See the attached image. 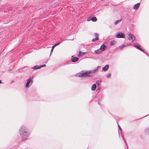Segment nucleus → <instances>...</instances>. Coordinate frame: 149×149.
Here are the masks:
<instances>
[{
  "instance_id": "nucleus-17",
  "label": "nucleus",
  "mask_w": 149,
  "mask_h": 149,
  "mask_svg": "<svg viewBox=\"0 0 149 149\" xmlns=\"http://www.w3.org/2000/svg\"><path fill=\"white\" fill-rule=\"evenodd\" d=\"M95 38L98 39V40L99 39V38H98V34L97 33H95Z\"/></svg>"
},
{
  "instance_id": "nucleus-2",
  "label": "nucleus",
  "mask_w": 149,
  "mask_h": 149,
  "mask_svg": "<svg viewBox=\"0 0 149 149\" xmlns=\"http://www.w3.org/2000/svg\"><path fill=\"white\" fill-rule=\"evenodd\" d=\"M19 131L22 132H24V133L26 134L28 132V130L27 128L24 126H22Z\"/></svg>"
},
{
  "instance_id": "nucleus-18",
  "label": "nucleus",
  "mask_w": 149,
  "mask_h": 149,
  "mask_svg": "<svg viewBox=\"0 0 149 149\" xmlns=\"http://www.w3.org/2000/svg\"><path fill=\"white\" fill-rule=\"evenodd\" d=\"M115 44V42L114 41L111 42L110 43V45L111 46H112L113 45Z\"/></svg>"
},
{
  "instance_id": "nucleus-10",
  "label": "nucleus",
  "mask_w": 149,
  "mask_h": 149,
  "mask_svg": "<svg viewBox=\"0 0 149 149\" xmlns=\"http://www.w3.org/2000/svg\"><path fill=\"white\" fill-rule=\"evenodd\" d=\"M134 46L136 48L140 50L141 51H143V50L140 48V45H139V46H138L136 45H134Z\"/></svg>"
},
{
  "instance_id": "nucleus-6",
  "label": "nucleus",
  "mask_w": 149,
  "mask_h": 149,
  "mask_svg": "<svg viewBox=\"0 0 149 149\" xmlns=\"http://www.w3.org/2000/svg\"><path fill=\"white\" fill-rule=\"evenodd\" d=\"M109 67V65H105V66L102 68V70L103 71H106L108 69Z\"/></svg>"
},
{
  "instance_id": "nucleus-24",
  "label": "nucleus",
  "mask_w": 149,
  "mask_h": 149,
  "mask_svg": "<svg viewBox=\"0 0 149 149\" xmlns=\"http://www.w3.org/2000/svg\"><path fill=\"white\" fill-rule=\"evenodd\" d=\"M45 66H46L45 65H41V66H40V67H38V68H41Z\"/></svg>"
},
{
  "instance_id": "nucleus-25",
  "label": "nucleus",
  "mask_w": 149,
  "mask_h": 149,
  "mask_svg": "<svg viewBox=\"0 0 149 149\" xmlns=\"http://www.w3.org/2000/svg\"><path fill=\"white\" fill-rule=\"evenodd\" d=\"M61 42H59L58 43L56 44L55 45H54V46L55 47L56 46L58 45Z\"/></svg>"
},
{
  "instance_id": "nucleus-26",
  "label": "nucleus",
  "mask_w": 149,
  "mask_h": 149,
  "mask_svg": "<svg viewBox=\"0 0 149 149\" xmlns=\"http://www.w3.org/2000/svg\"><path fill=\"white\" fill-rule=\"evenodd\" d=\"M91 17H89L88 18V19H87V21H89L91 20Z\"/></svg>"
},
{
  "instance_id": "nucleus-21",
  "label": "nucleus",
  "mask_w": 149,
  "mask_h": 149,
  "mask_svg": "<svg viewBox=\"0 0 149 149\" xmlns=\"http://www.w3.org/2000/svg\"><path fill=\"white\" fill-rule=\"evenodd\" d=\"M98 40V39H96V38H94L92 40V41L93 42H94V41H97V40Z\"/></svg>"
},
{
  "instance_id": "nucleus-8",
  "label": "nucleus",
  "mask_w": 149,
  "mask_h": 149,
  "mask_svg": "<svg viewBox=\"0 0 149 149\" xmlns=\"http://www.w3.org/2000/svg\"><path fill=\"white\" fill-rule=\"evenodd\" d=\"M79 59L78 57H74L72 59V62H76Z\"/></svg>"
},
{
  "instance_id": "nucleus-13",
  "label": "nucleus",
  "mask_w": 149,
  "mask_h": 149,
  "mask_svg": "<svg viewBox=\"0 0 149 149\" xmlns=\"http://www.w3.org/2000/svg\"><path fill=\"white\" fill-rule=\"evenodd\" d=\"M85 53V52H81V51L79 52V53L78 55V56L80 57V56H82L83 55H84Z\"/></svg>"
},
{
  "instance_id": "nucleus-4",
  "label": "nucleus",
  "mask_w": 149,
  "mask_h": 149,
  "mask_svg": "<svg viewBox=\"0 0 149 149\" xmlns=\"http://www.w3.org/2000/svg\"><path fill=\"white\" fill-rule=\"evenodd\" d=\"M31 82V83H32V81H31V79L30 78L27 81L26 83V88L28 87L29 86V85L30 82Z\"/></svg>"
},
{
  "instance_id": "nucleus-20",
  "label": "nucleus",
  "mask_w": 149,
  "mask_h": 149,
  "mask_svg": "<svg viewBox=\"0 0 149 149\" xmlns=\"http://www.w3.org/2000/svg\"><path fill=\"white\" fill-rule=\"evenodd\" d=\"M111 74L109 73L107 75V77L108 78H109L111 77Z\"/></svg>"
},
{
  "instance_id": "nucleus-14",
  "label": "nucleus",
  "mask_w": 149,
  "mask_h": 149,
  "mask_svg": "<svg viewBox=\"0 0 149 149\" xmlns=\"http://www.w3.org/2000/svg\"><path fill=\"white\" fill-rule=\"evenodd\" d=\"M122 20V19H121L119 20H118L114 22V24L115 25L117 24L119 22H120Z\"/></svg>"
},
{
  "instance_id": "nucleus-12",
  "label": "nucleus",
  "mask_w": 149,
  "mask_h": 149,
  "mask_svg": "<svg viewBox=\"0 0 149 149\" xmlns=\"http://www.w3.org/2000/svg\"><path fill=\"white\" fill-rule=\"evenodd\" d=\"M127 46V45L124 44L120 46V50H122L123 48L125 47H126Z\"/></svg>"
},
{
  "instance_id": "nucleus-28",
  "label": "nucleus",
  "mask_w": 149,
  "mask_h": 149,
  "mask_svg": "<svg viewBox=\"0 0 149 149\" xmlns=\"http://www.w3.org/2000/svg\"><path fill=\"white\" fill-rule=\"evenodd\" d=\"M1 83H2L1 82V81L0 80V84H1Z\"/></svg>"
},
{
  "instance_id": "nucleus-5",
  "label": "nucleus",
  "mask_w": 149,
  "mask_h": 149,
  "mask_svg": "<svg viewBox=\"0 0 149 149\" xmlns=\"http://www.w3.org/2000/svg\"><path fill=\"white\" fill-rule=\"evenodd\" d=\"M140 5V3H138L135 4L134 6V9L135 10H137L139 8Z\"/></svg>"
},
{
  "instance_id": "nucleus-19",
  "label": "nucleus",
  "mask_w": 149,
  "mask_h": 149,
  "mask_svg": "<svg viewBox=\"0 0 149 149\" xmlns=\"http://www.w3.org/2000/svg\"><path fill=\"white\" fill-rule=\"evenodd\" d=\"M37 67H38L37 66H35L34 67H33L32 68L34 69L35 70H36V69H39L38 68V67L37 68Z\"/></svg>"
},
{
  "instance_id": "nucleus-7",
  "label": "nucleus",
  "mask_w": 149,
  "mask_h": 149,
  "mask_svg": "<svg viewBox=\"0 0 149 149\" xmlns=\"http://www.w3.org/2000/svg\"><path fill=\"white\" fill-rule=\"evenodd\" d=\"M106 48V46L104 45H102L100 47V50L102 52Z\"/></svg>"
},
{
  "instance_id": "nucleus-23",
  "label": "nucleus",
  "mask_w": 149,
  "mask_h": 149,
  "mask_svg": "<svg viewBox=\"0 0 149 149\" xmlns=\"http://www.w3.org/2000/svg\"><path fill=\"white\" fill-rule=\"evenodd\" d=\"M55 47L53 46L52 47V49H51V53H52L53 51V49H54V48Z\"/></svg>"
},
{
  "instance_id": "nucleus-16",
  "label": "nucleus",
  "mask_w": 149,
  "mask_h": 149,
  "mask_svg": "<svg viewBox=\"0 0 149 149\" xmlns=\"http://www.w3.org/2000/svg\"><path fill=\"white\" fill-rule=\"evenodd\" d=\"M88 74V73L87 72H85L82 74L81 75L82 76H87Z\"/></svg>"
},
{
  "instance_id": "nucleus-9",
  "label": "nucleus",
  "mask_w": 149,
  "mask_h": 149,
  "mask_svg": "<svg viewBox=\"0 0 149 149\" xmlns=\"http://www.w3.org/2000/svg\"><path fill=\"white\" fill-rule=\"evenodd\" d=\"M96 88V86L95 84H93L91 87V90L92 91L95 90Z\"/></svg>"
},
{
  "instance_id": "nucleus-3",
  "label": "nucleus",
  "mask_w": 149,
  "mask_h": 149,
  "mask_svg": "<svg viewBox=\"0 0 149 149\" xmlns=\"http://www.w3.org/2000/svg\"><path fill=\"white\" fill-rule=\"evenodd\" d=\"M125 35L122 33H119L116 36V38H124Z\"/></svg>"
},
{
  "instance_id": "nucleus-11",
  "label": "nucleus",
  "mask_w": 149,
  "mask_h": 149,
  "mask_svg": "<svg viewBox=\"0 0 149 149\" xmlns=\"http://www.w3.org/2000/svg\"><path fill=\"white\" fill-rule=\"evenodd\" d=\"M91 20L93 21V22H96L97 20V18L96 17H92V18H91Z\"/></svg>"
},
{
  "instance_id": "nucleus-15",
  "label": "nucleus",
  "mask_w": 149,
  "mask_h": 149,
  "mask_svg": "<svg viewBox=\"0 0 149 149\" xmlns=\"http://www.w3.org/2000/svg\"><path fill=\"white\" fill-rule=\"evenodd\" d=\"M102 52L100 50H98L95 51V53L97 54H100Z\"/></svg>"
},
{
  "instance_id": "nucleus-27",
  "label": "nucleus",
  "mask_w": 149,
  "mask_h": 149,
  "mask_svg": "<svg viewBox=\"0 0 149 149\" xmlns=\"http://www.w3.org/2000/svg\"><path fill=\"white\" fill-rule=\"evenodd\" d=\"M97 69H96L95 70V71H97Z\"/></svg>"
},
{
  "instance_id": "nucleus-1",
  "label": "nucleus",
  "mask_w": 149,
  "mask_h": 149,
  "mask_svg": "<svg viewBox=\"0 0 149 149\" xmlns=\"http://www.w3.org/2000/svg\"><path fill=\"white\" fill-rule=\"evenodd\" d=\"M129 40L133 42L135 40L134 36L132 35L131 33H129Z\"/></svg>"
},
{
  "instance_id": "nucleus-22",
  "label": "nucleus",
  "mask_w": 149,
  "mask_h": 149,
  "mask_svg": "<svg viewBox=\"0 0 149 149\" xmlns=\"http://www.w3.org/2000/svg\"><path fill=\"white\" fill-rule=\"evenodd\" d=\"M101 82V81H97L96 82V84L98 85H99L100 83Z\"/></svg>"
},
{
  "instance_id": "nucleus-29",
  "label": "nucleus",
  "mask_w": 149,
  "mask_h": 149,
  "mask_svg": "<svg viewBox=\"0 0 149 149\" xmlns=\"http://www.w3.org/2000/svg\"><path fill=\"white\" fill-rule=\"evenodd\" d=\"M120 130H121V128L120 127Z\"/></svg>"
}]
</instances>
